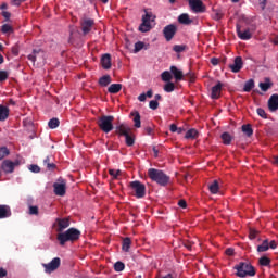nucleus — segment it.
<instances>
[{
  "instance_id": "nucleus-50",
  "label": "nucleus",
  "mask_w": 278,
  "mask_h": 278,
  "mask_svg": "<svg viewBox=\"0 0 278 278\" xmlns=\"http://www.w3.org/2000/svg\"><path fill=\"white\" fill-rule=\"evenodd\" d=\"M149 108L150 110H157L160 108V102H157L156 100H151L149 102Z\"/></svg>"
},
{
  "instance_id": "nucleus-42",
  "label": "nucleus",
  "mask_w": 278,
  "mask_h": 278,
  "mask_svg": "<svg viewBox=\"0 0 278 278\" xmlns=\"http://www.w3.org/2000/svg\"><path fill=\"white\" fill-rule=\"evenodd\" d=\"M8 155H10V149L7 147H0V160L8 157Z\"/></svg>"
},
{
  "instance_id": "nucleus-10",
  "label": "nucleus",
  "mask_w": 278,
  "mask_h": 278,
  "mask_svg": "<svg viewBox=\"0 0 278 278\" xmlns=\"http://www.w3.org/2000/svg\"><path fill=\"white\" fill-rule=\"evenodd\" d=\"M15 166H21V161L15 160V161H10V160H4L2 162V170L3 173L10 174V173H14V168Z\"/></svg>"
},
{
  "instance_id": "nucleus-58",
  "label": "nucleus",
  "mask_w": 278,
  "mask_h": 278,
  "mask_svg": "<svg viewBox=\"0 0 278 278\" xmlns=\"http://www.w3.org/2000/svg\"><path fill=\"white\" fill-rule=\"evenodd\" d=\"M8 277V270L4 268L0 267V278Z\"/></svg>"
},
{
  "instance_id": "nucleus-35",
  "label": "nucleus",
  "mask_w": 278,
  "mask_h": 278,
  "mask_svg": "<svg viewBox=\"0 0 278 278\" xmlns=\"http://www.w3.org/2000/svg\"><path fill=\"white\" fill-rule=\"evenodd\" d=\"M43 164L48 170H55V168H56V165L54 163H51V159L49 156H47L43 160Z\"/></svg>"
},
{
  "instance_id": "nucleus-5",
  "label": "nucleus",
  "mask_w": 278,
  "mask_h": 278,
  "mask_svg": "<svg viewBox=\"0 0 278 278\" xmlns=\"http://www.w3.org/2000/svg\"><path fill=\"white\" fill-rule=\"evenodd\" d=\"M131 190L135 192V197L137 199H144L146 194H147V187L144 186V184L138 181V180H135V181H131L129 184Z\"/></svg>"
},
{
  "instance_id": "nucleus-44",
  "label": "nucleus",
  "mask_w": 278,
  "mask_h": 278,
  "mask_svg": "<svg viewBox=\"0 0 278 278\" xmlns=\"http://www.w3.org/2000/svg\"><path fill=\"white\" fill-rule=\"evenodd\" d=\"M163 90L165 92H174L175 91V83L169 81V83L165 84Z\"/></svg>"
},
{
  "instance_id": "nucleus-30",
  "label": "nucleus",
  "mask_w": 278,
  "mask_h": 278,
  "mask_svg": "<svg viewBox=\"0 0 278 278\" xmlns=\"http://www.w3.org/2000/svg\"><path fill=\"white\" fill-rule=\"evenodd\" d=\"M241 131L245 134L248 138H251V136H253V127L251 126V124L243 125L241 127Z\"/></svg>"
},
{
  "instance_id": "nucleus-59",
  "label": "nucleus",
  "mask_w": 278,
  "mask_h": 278,
  "mask_svg": "<svg viewBox=\"0 0 278 278\" xmlns=\"http://www.w3.org/2000/svg\"><path fill=\"white\" fill-rule=\"evenodd\" d=\"M2 16L5 17L7 21H10V17L12 16V14L8 11H3Z\"/></svg>"
},
{
  "instance_id": "nucleus-37",
  "label": "nucleus",
  "mask_w": 278,
  "mask_h": 278,
  "mask_svg": "<svg viewBox=\"0 0 278 278\" xmlns=\"http://www.w3.org/2000/svg\"><path fill=\"white\" fill-rule=\"evenodd\" d=\"M131 116H134L135 127L137 129H140L141 127L140 113L139 112L131 113Z\"/></svg>"
},
{
  "instance_id": "nucleus-39",
  "label": "nucleus",
  "mask_w": 278,
  "mask_h": 278,
  "mask_svg": "<svg viewBox=\"0 0 278 278\" xmlns=\"http://www.w3.org/2000/svg\"><path fill=\"white\" fill-rule=\"evenodd\" d=\"M48 127L50 129H58V127H60V119H58L55 117L50 119L49 123H48Z\"/></svg>"
},
{
  "instance_id": "nucleus-13",
  "label": "nucleus",
  "mask_w": 278,
  "mask_h": 278,
  "mask_svg": "<svg viewBox=\"0 0 278 278\" xmlns=\"http://www.w3.org/2000/svg\"><path fill=\"white\" fill-rule=\"evenodd\" d=\"M244 66V62L242 61L241 56L235 58L233 64L229 65L231 73H240L242 67Z\"/></svg>"
},
{
  "instance_id": "nucleus-8",
  "label": "nucleus",
  "mask_w": 278,
  "mask_h": 278,
  "mask_svg": "<svg viewBox=\"0 0 278 278\" xmlns=\"http://www.w3.org/2000/svg\"><path fill=\"white\" fill-rule=\"evenodd\" d=\"M62 264V260L60 257H54L50 263H43L42 267L45 268V273H55L60 268V265Z\"/></svg>"
},
{
  "instance_id": "nucleus-23",
  "label": "nucleus",
  "mask_w": 278,
  "mask_h": 278,
  "mask_svg": "<svg viewBox=\"0 0 278 278\" xmlns=\"http://www.w3.org/2000/svg\"><path fill=\"white\" fill-rule=\"evenodd\" d=\"M258 88H261L263 92H268V90L273 88V81H270V78H265L264 83L258 84Z\"/></svg>"
},
{
  "instance_id": "nucleus-14",
  "label": "nucleus",
  "mask_w": 278,
  "mask_h": 278,
  "mask_svg": "<svg viewBox=\"0 0 278 278\" xmlns=\"http://www.w3.org/2000/svg\"><path fill=\"white\" fill-rule=\"evenodd\" d=\"M236 29H237V36L238 38H240V40H251V38H253V34L251 33V29L248 28L244 31H242L240 29V24H237Z\"/></svg>"
},
{
  "instance_id": "nucleus-7",
  "label": "nucleus",
  "mask_w": 278,
  "mask_h": 278,
  "mask_svg": "<svg viewBox=\"0 0 278 278\" xmlns=\"http://www.w3.org/2000/svg\"><path fill=\"white\" fill-rule=\"evenodd\" d=\"M94 27V20L90 17L80 18V29L83 31V36H88L92 28Z\"/></svg>"
},
{
  "instance_id": "nucleus-28",
  "label": "nucleus",
  "mask_w": 278,
  "mask_h": 278,
  "mask_svg": "<svg viewBox=\"0 0 278 278\" xmlns=\"http://www.w3.org/2000/svg\"><path fill=\"white\" fill-rule=\"evenodd\" d=\"M220 138L223 140V144H226V146L231 144V141L233 140V137L229 132L222 134Z\"/></svg>"
},
{
  "instance_id": "nucleus-31",
  "label": "nucleus",
  "mask_w": 278,
  "mask_h": 278,
  "mask_svg": "<svg viewBox=\"0 0 278 278\" xmlns=\"http://www.w3.org/2000/svg\"><path fill=\"white\" fill-rule=\"evenodd\" d=\"M254 88H255V80L249 79L244 84L243 92H251V90L254 89Z\"/></svg>"
},
{
  "instance_id": "nucleus-18",
  "label": "nucleus",
  "mask_w": 278,
  "mask_h": 278,
  "mask_svg": "<svg viewBox=\"0 0 278 278\" xmlns=\"http://www.w3.org/2000/svg\"><path fill=\"white\" fill-rule=\"evenodd\" d=\"M101 65L104 71H110L112 68V56L110 54L102 55Z\"/></svg>"
},
{
  "instance_id": "nucleus-43",
  "label": "nucleus",
  "mask_w": 278,
  "mask_h": 278,
  "mask_svg": "<svg viewBox=\"0 0 278 278\" xmlns=\"http://www.w3.org/2000/svg\"><path fill=\"white\" fill-rule=\"evenodd\" d=\"M2 34H12L14 31V28L10 24H3L1 27Z\"/></svg>"
},
{
  "instance_id": "nucleus-36",
  "label": "nucleus",
  "mask_w": 278,
  "mask_h": 278,
  "mask_svg": "<svg viewBox=\"0 0 278 278\" xmlns=\"http://www.w3.org/2000/svg\"><path fill=\"white\" fill-rule=\"evenodd\" d=\"M269 249V243L268 239H265L261 245L257 247L258 253H265V251H268Z\"/></svg>"
},
{
  "instance_id": "nucleus-47",
  "label": "nucleus",
  "mask_w": 278,
  "mask_h": 278,
  "mask_svg": "<svg viewBox=\"0 0 278 278\" xmlns=\"http://www.w3.org/2000/svg\"><path fill=\"white\" fill-rule=\"evenodd\" d=\"M258 262L261 266H270V258L268 256L261 257Z\"/></svg>"
},
{
  "instance_id": "nucleus-34",
  "label": "nucleus",
  "mask_w": 278,
  "mask_h": 278,
  "mask_svg": "<svg viewBox=\"0 0 278 278\" xmlns=\"http://www.w3.org/2000/svg\"><path fill=\"white\" fill-rule=\"evenodd\" d=\"M218 189H219L218 180H214L213 184L208 186V190L211 194H218Z\"/></svg>"
},
{
  "instance_id": "nucleus-48",
  "label": "nucleus",
  "mask_w": 278,
  "mask_h": 278,
  "mask_svg": "<svg viewBox=\"0 0 278 278\" xmlns=\"http://www.w3.org/2000/svg\"><path fill=\"white\" fill-rule=\"evenodd\" d=\"M28 210V214H30V216H38V206L30 205Z\"/></svg>"
},
{
  "instance_id": "nucleus-29",
  "label": "nucleus",
  "mask_w": 278,
  "mask_h": 278,
  "mask_svg": "<svg viewBox=\"0 0 278 278\" xmlns=\"http://www.w3.org/2000/svg\"><path fill=\"white\" fill-rule=\"evenodd\" d=\"M198 136H199V131H197V129L194 128H191L186 132L185 138L187 140H194V138H197Z\"/></svg>"
},
{
  "instance_id": "nucleus-1",
  "label": "nucleus",
  "mask_w": 278,
  "mask_h": 278,
  "mask_svg": "<svg viewBox=\"0 0 278 278\" xmlns=\"http://www.w3.org/2000/svg\"><path fill=\"white\" fill-rule=\"evenodd\" d=\"M81 238V231L77 228H70L65 232H61L56 236V240L61 247H64L66 242H77Z\"/></svg>"
},
{
  "instance_id": "nucleus-56",
  "label": "nucleus",
  "mask_w": 278,
  "mask_h": 278,
  "mask_svg": "<svg viewBox=\"0 0 278 278\" xmlns=\"http://www.w3.org/2000/svg\"><path fill=\"white\" fill-rule=\"evenodd\" d=\"M21 3H25V0H11V5L18 7Z\"/></svg>"
},
{
  "instance_id": "nucleus-54",
  "label": "nucleus",
  "mask_w": 278,
  "mask_h": 278,
  "mask_svg": "<svg viewBox=\"0 0 278 278\" xmlns=\"http://www.w3.org/2000/svg\"><path fill=\"white\" fill-rule=\"evenodd\" d=\"M249 238L250 240H255V238H257V230L250 229Z\"/></svg>"
},
{
  "instance_id": "nucleus-12",
  "label": "nucleus",
  "mask_w": 278,
  "mask_h": 278,
  "mask_svg": "<svg viewBox=\"0 0 278 278\" xmlns=\"http://www.w3.org/2000/svg\"><path fill=\"white\" fill-rule=\"evenodd\" d=\"M53 188H54V194H56V197H64V194H66L65 180H62V182H54Z\"/></svg>"
},
{
  "instance_id": "nucleus-24",
  "label": "nucleus",
  "mask_w": 278,
  "mask_h": 278,
  "mask_svg": "<svg viewBox=\"0 0 278 278\" xmlns=\"http://www.w3.org/2000/svg\"><path fill=\"white\" fill-rule=\"evenodd\" d=\"M178 23H180V25H190L192 24V20H190L188 13H182L178 16Z\"/></svg>"
},
{
  "instance_id": "nucleus-21",
  "label": "nucleus",
  "mask_w": 278,
  "mask_h": 278,
  "mask_svg": "<svg viewBox=\"0 0 278 278\" xmlns=\"http://www.w3.org/2000/svg\"><path fill=\"white\" fill-rule=\"evenodd\" d=\"M170 73L174 76V78L176 79V81H181V79H184V72L181 70L177 68V66L172 65Z\"/></svg>"
},
{
  "instance_id": "nucleus-11",
  "label": "nucleus",
  "mask_w": 278,
  "mask_h": 278,
  "mask_svg": "<svg viewBox=\"0 0 278 278\" xmlns=\"http://www.w3.org/2000/svg\"><path fill=\"white\" fill-rule=\"evenodd\" d=\"M189 8L192 12H195V14H202L206 10L202 0H189Z\"/></svg>"
},
{
  "instance_id": "nucleus-63",
  "label": "nucleus",
  "mask_w": 278,
  "mask_h": 278,
  "mask_svg": "<svg viewBox=\"0 0 278 278\" xmlns=\"http://www.w3.org/2000/svg\"><path fill=\"white\" fill-rule=\"evenodd\" d=\"M269 249H277V242L275 240L269 242Z\"/></svg>"
},
{
  "instance_id": "nucleus-64",
  "label": "nucleus",
  "mask_w": 278,
  "mask_h": 278,
  "mask_svg": "<svg viewBox=\"0 0 278 278\" xmlns=\"http://www.w3.org/2000/svg\"><path fill=\"white\" fill-rule=\"evenodd\" d=\"M211 64H213V66H218V59L212 58L211 59Z\"/></svg>"
},
{
  "instance_id": "nucleus-4",
  "label": "nucleus",
  "mask_w": 278,
  "mask_h": 278,
  "mask_svg": "<svg viewBox=\"0 0 278 278\" xmlns=\"http://www.w3.org/2000/svg\"><path fill=\"white\" fill-rule=\"evenodd\" d=\"M97 125L103 134H110V131L114 130V116L102 115L98 118Z\"/></svg>"
},
{
  "instance_id": "nucleus-53",
  "label": "nucleus",
  "mask_w": 278,
  "mask_h": 278,
  "mask_svg": "<svg viewBox=\"0 0 278 278\" xmlns=\"http://www.w3.org/2000/svg\"><path fill=\"white\" fill-rule=\"evenodd\" d=\"M256 112H257L258 116H261V118H267L266 111L264 109L258 108L256 110Z\"/></svg>"
},
{
  "instance_id": "nucleus-20",
  "label": "nucleus",
  "mask_w": 278,
  "mask_h": 278,
  "mask_svg": "<svg viewBox=\"0 0 278 278\" xmlns=\"http://www.w3.org/2000/svg\"><path fill=\"white\" fill-rule=\"evenodd\" d=\"M116 131L119 136L131 134V128L127 124H119L116 126Z\"/></svg>"
},
{
  "instance_id": "nucleus-62",
  "label": "nucleus",
  "mask_w": 278,
  "mask_h": 278,
  "mask_svg": "<svg viewBox=\"0 0 278 278\" xmlns=\"http://www.w3.org/2000/svg\"><path fill=\"white\" fill-rule=\"evenodd\" d=\"M177 126L175 125V124H172L170 126H169V131H172V134H175V132H177Z\"/></svg>"
},
{
  "instance_id": "nucleus-46",
  "label": "nucleus",
  "mask_w": 278,
  "mask_h": 278,
  "mask_svg": "<svg viewBox=\"0 0 278 278\" xmlns=\"http://www.w3.org/2000/svg\"><path fill=\"white\" fill-rule=\"evenodd\" d=\"M173 51H175V53H184V51H186V46H184V45H175L173 47Z\"/></svg>"
},
{
  "instance_id": "nucleus-2",
  "label": "nucleus",
  "mask_w": 278,
  "mask_h": 278,
  "mask_svg": "<svg viewBox=\"0 0 278 278\" xmlns=\"http://www.w3.org/2000/svg\"><path fill=\"white\" fill-rule=\"evenodd\" d=\"M148 177L152 181H155L159 186H168L170 182V176L166 175L163 170L156 168L148 169Z\"/></svg>"
},
{
  "instance_id": "nucleus-41",
  "label": "nucleus",
  "mask_w": 278,
  "mask_h": 278,
  "mask_svg": "<svg viewBox=\"0 0 278 278\" xmlns=\"http://www.w3.org/2000/svg\"><path fill=\"white\" fill-rule=\"evenodd\" d=\"M114 270H115V273H123V270H125V263L117 261L114 264Z\"/></svg>"
},
{
  "instance_id": "nucleus-32",
  "label": "nucleus",
  "mask_w": 278,
  "mask_h": 278,
  "mask_svg": "<svg viewBox=\"0 0 278 278\" xmlns=\"http://www.w3.org/2000/svg\"><path fill=\"white\" fill-rule=\"evenodd\" d=\"M224 16H225V13H223V10L213 9V20L214 21H220Z\"/></svg>"
},
{
  "instance_id": "nucleus-40",
  "label": "nucleus",
  "mask_w": 278,
  "mask_h": 278,
  "mask_svg": "<svg viewBox=\"0 0 278 278\" xmlns=\"http://www.w3.org/2000/svg\"><path fill=\"white\" fill-rule=\"evenodd\" d=\"M161 79L162 81L170 83V79H173V74H170L168 71H165L161 74Z\"/></svg>"
},
{
  "instance_id": "nucleus-60",
  "label": "nucleus",
  "mask_w": 278,
  "mask_h": 278,
  "mask_svg": "<svg viewBox=\"0 0 278 278\" xmlns=\"http://www.w3.org/2000/svg\"><path fill=\"white\" fill-rule=\"evenodd\" d=\"M11 51L13 55H18V46H13Z\"/></svg>"
},
{
  "instance_id": "nucleus-15",
  "label": "nucleus",
  "mask_w": 278,
  "mask_h": 278,
  "mask_svg": "<svg viewBox=\"0 0 278 278\" xmlns=\"http://www.w3.org/2000/svg\"><path fill=\"white\" fill-rule=\"evenodd\" d=\"M223 92V83L217 81L215 86L211 89V99H220V93Z\"/></svg>"
},
{
  "instance_id": "nucleus-51",
  "label": "nucleus",
  "mask_w": 278,
  "mask_h": 278,
  "mask_svg": "<svg viewBox=\"0 0 278 278\" xmlns=\"http://www.w3.org/2000/svg\"><path fill=\"white\" fill-rule=\"evenodd\" d=\"M8 77H10V74L7 71H0V84L5 81Z\"/></svg>"
},
{
  "instance_id": "nucleus-61",
  "label": "nucleus",
  "mask_w": 278,
  "mask_h": 278,
  "mask_svg": "<svg viewBox=\"0 0 278 278\" xmlns=\"http://www.w3.org/2000/svg\"><path fill=\"white\" fill-rule=\"evenodd\" d=\"M138 101H141V102L147 101V93H141V94L138 97Z\"/></svg>"
},
{
  "instance_id": "nucleus-19",
  "label": "nucleus",
  "mask_w": 278,
  "mask_h": 278,
  "mask_svg": "<svg viewBox=\"0 0 278 278\" xmlns=\"http://www.w3.org/2000/svg\"><path fill=\"white\" fill-rule=\"evenodd\" d=\"M12 210L8 205L0 204V219L10 218Z\"/></svg>"
},
{
  "instance_id": "nucleus-6",
  "label": "nucleus",
  "mask_w": 278,
  "mask_h": 278,
  "mask_svg": "<svg viewBox=\"0 0 278 278\" xmlns=\"http://www.w3.org/2000/svg\"><path fill=\"white\" fill-rule=\"evenodd\" d=\"M146 14L142 15V23L139 26V31L142 34H147V31H151V18H153L152 12H147L144 10Z\"/></svg>"
},
{
  "instance_id": "nucleus-33",
  "label": "nucleus",
  "mask_w": 278,
  "mask_h": 278,
  "mask_svg": "<svg viewBox=\"0 0 278 278\" xmlns=\"http://www.w3.org/2000/svg\"><path fill=\"white\" fill-rule=\"evenodd\" d=\"M122 249H123V251H125L126 253L129 252V249H131V239H130L129 237H126V238L123 240Z\"/></svg>"
},
{
  "instance_id": "nucleus-17",
  "label": "nucleus",
  "mask_w": 278,
  "mask_h": 278,
  "mask_svg": "<svg viewBox=\"0 0 278 278\" xmlns=\"http://www.w3.org/2000/svg\"><path fill=\"white\" fill-rule=\"evenodd\" d=\"M268 109L269 112H277L278 110V94L274 93L270 96L269 100H268Z\"/></svg>"
},
{
  "instance_id": "nucleus-45",
  "label": "nucleus",
  "mask_w": 278,
  "mask_h": 278,
  "mask_svg": "<svg viewBox=\"0 0 278 278\" xmlns=\"http://www.w3.org/2000/svg\"><path fill=\"white\" fill-rule=\"evenodd\" d=\"M144 49V42L138 41L135 43L134 53H140Z\"/></svg>"
},
{
  "instance_id": "nucleus-27",
  "label": "nucleus",
  "mask_w": 278,
  "mask_h": 278,
  "mask_svg": "<svg viewBox=\"0 0 278 278\" xmlns=\"http://www.w3.org/2000/svg\"><path fill=\"white\" fill-rule=\"evenodd\" d=\"M99 84L105 88L112 84V77L110 75H104L99 79Z\"/></svg>"
},
{
  "instance_id": "nucleus-22",
  "label": "nucleus",
  "mask_w": 278,
  "mask_h": 278,
  "mask_svg": "<svg viewBox=\"0 0 278 278\" xmlns=\"http://www.w3.org/2000/svg\"><path fill=\"white\" fill-rule=\"evenodd\" d=\"M39 55H45V51H42V49H34L33 53L27 58L30 62H33V64H36V60H38Z\"/></svg>"
},
{
  "instance_id": "nucleus-16",
  "label": "nucleus",
  "mask_w": 278,
  "mask_h": 278,
  "mask_svg": "<svg viewBox=\"0 0 278 278\" xmlns=\"http://www.w3.org/2000/svg\"><path fill=\"white\" fill-rule=\"evenodd\" d=\"M58 230L59 233H62L64 229H68L71 227V219L70 218H56Z\"/></svg>"
},
{
  "instance_id": "nucleus-25",
  "label": "nucleus",
  "mask_w": 278,
  "mask_h": 278,
  "mask_svg": "<svg viewBox=\"0 0 278 278\" xmlns=\"http://www.w3.org/2000/svg\"><path fill=\"white\" fill-rule=\"evenodd\" d=\"M119 90H123V85L121 84H112L108 88V92H110V94H118Z\"/></svg>"
},
{
  "instance_id": "nucleus-38",
  "label": "nucleus",
  "mask_w": 278,
  "mask_h": 278,
  "mask_svg": "<svg viewBox=\"0 0 278 278\" xmlns=\"http://www.w3.org/2000/svg\"><path fill=\"white\" fill-rule=\"evenodd\" d=\"M126 138V144L127 147H134L136 143V138H134V135L129 132L128 135L124 136Z\"/></svg>"
},
{
  "instance_id": "nucleus-9",
  "label": "nucleus",
  "mask_w": 278,
  "mask_h": 278,
  "mask_svg": "<svg viewBox=\"0 0 278 278\" xmlns=\"http://www.w3.org/2000/svg\"><path fill=\"white\" fill-rule=\"evenodd\" d=\"M176 34H177V25L175 24H169L163 28V36L166 42H170V40L175 38Z\"/></svg>"
},
{
  "instance_id": "nucleus-3",
  "label": "nucleus",
  "mask_w": 278,
  "mask_h": 278,
  "mask_svg": "<svg viewBox=\"0 0 278 278\" xmlns=\"http://www.w3.org/2000/svg\"><path fill=\"white\" fill-rule=\"evenodd\" d=\"M235 270H237V277H255L256 270L253 265L249 262H240L238 265L235 266Z\"/></svg>"
},
{
  "instance_id": "nucleus-52",
  "label": "nucleus",
  "mask_w": 278,
  "mask_h": 278,
  "mask_svg": "<svg viewBox=\"0 0 278 278\" xmlns=\"http://www.w3.org/2000/svg\"><path fill=\"white\" fill-rule=\"evenodd\" d=\"M28 170H30V173H40V166L38 165H29Z\"/></svg>"
},
{
  "instance_id": "nucleus-26",
  "label": "nucleus",
  "mask_w": 278,
  "mask_h": 278,
  "mask_svg": "<svg viewBox=\"0 0 278 278\" xmlns=\"http://www.w3.org/2000/svg\"><path fill=\"white\" fill-rule=\"evenodd\" d=\"M10 116V109L8 106L0 105V121H7Z\"/></svg>"
},
{
  "instance_id": "nucleus-57",
  "label": "nucleus",
  "mask_w": 278,
  "mask_h": 278,
  "mask_svg": "<svg viewBox=\"0 0 278 278\" xmlns=\"http://www.w3.org/2000/svg\"><path fill=\"white\" fill-rule=\"evenodd\" d=\"M144 131L147 136H153V128L151 126L146 127Z\"/></svg>"
},
{
  "instance_id": "nucleus-55",
  "label": "nucleus",
  "mask_w": 278,
  "mask_h": 278,
  "mask_svg": "<svg viewBox=\"0 0 278 278\" xmlns=\"http://www.w3.org/2000/svg\"><path fill=\"white\" fill-rule=\"evenodd\" d=\"M178 205H179V207H181L182 210H186V207H188V203L186 202V200H179V201H178Z\"/></svg>"
},
{
  "instance_id": "nucleus-49",
  "label": "nucleus",
  "mask_w": 278,
  "mask_h": 278,
  "mask_svg": "<svg viewBox=\"0 0 278 278\" xmlns=\"http://www.w3.org/2000/svg\"><path fill=\"white\" fill-rule=\"evenodd\" d=\"M109 175H111V177H113V179H118V176L121 175V169H110L109 170Z\"/></svg>"
}]
</instances>
